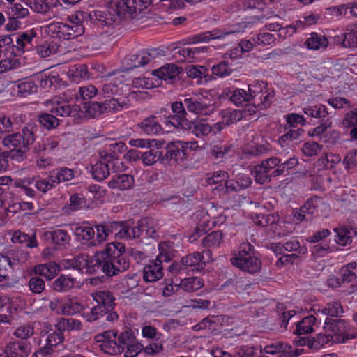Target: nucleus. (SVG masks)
Listing matches in <instances>:
<instances>
[{"label":"nucleus","instance_id":"obj_1","mask_svg":"<svg viewBox=\"0 0 357 357\" xmlns=\"http://www.w3.org/2000/svg\"><path fill=\"white\" fill-rule=\"evenodd\" d=\"M124 252L123 243H108L103 250L97 252L91 258L85 255L75 257L73 267L79 270L86 268L90 274L102 271L107 276H114L126 271L130 266L129 259Z\"/></svg>","mask_w":357,"mask_h":357},{"label":"nucleus","instance_id":"obj_2","mask_svg":"<svg viewBox=\"0 0 357 357\" xmlns=\"http://www.w3.org/2000/svg\"><path fill=\"white\" fill-rule=\"evenodd\" d=\"M95 340L103 352L110 355L124 351L125 357H135L143 349V345L137 342L131 330H126L119 335L116 330H108L96 335Z\"/></svg>","mask_w":357,"mask_h":357},{"label":"nucleus","instance_id":"obj_3","mask_svg":"<svg viewBox=\"0 0 357 357\" xmlns=\"http://www.w3.org/2000/svg\"><path fill=\"white\" fill-rule=\"evenodd\" d=\"M77 93H72L71 89H68L63 93V98L55 97L45 102L47 107H50V112L58 116L76 117L79 114V107L70 106L68 102L75 96L78 99Z\"/></svg>","mask_w":357,"mask_h":357},{"label":"nucleus","instance_id":"obj_4","mask_svg":"<svg viewBox=\"0 0 357 357\" xmlns=\"http://www.w3.org/2000/svg\"><path fill=\"white\" fill-rule=\"evenodd\" d=\"M45 31L53 38L63 40L75 38L84 33V26L70 25L68 22H52L46 26Z\"/></svg>","mask_w":357,"mask_h":357},{"label":"nucleus","instance_id":"obj_5","mask_svg":"<svg viewBox=\"0 0 357 357\" xmlns=\"http://www.w3.org/2000/svg\"><path fill=\"white\" fill-rule=\"evenodd\" d=\"M324 330L333 336V342H345L349 339L357 337V333H348V324L343 319L326 318Z\"/></svg>","mask_w":357,"mask_h":357},{"label":"nucleus","instance_id":"obj_6","mask_svg":"<svg viewBox=\"0 0 357 357\" xmlns=\"http://www.w3.org/2000/svg\"><path fill=\"white\" fill-rule=\"evenodd\" d=\"M261 163L273 178H277L295 168L298 165V160L296 157H291L283 161L279 157L273 156L263 160Z\"/></svg>","mask_w":357,"mask_h":357},{"label":"nucleus","instance_id":"obj_7","mask_svg":"<svg viewBox=\"0 0 357 357\" xmlns=\"http://www.w3.org/2000/svg\"><path fill=\"white\" fill-rule=\"evenodd\" d=\"M152 0H110V8L119 15H135L146 9Z\"/></svg>","mask_w":357,"mask_h":357},{"label":"nucleus","instance_id":"obj_8","mask_svg":"<svg viewBox=\"0 0 357 357\" xmlns=\"http://www.w3.org/2000/svg\"><path fill=\"white\" fill-rule=\"evenodd\" d=\"M183 101L187 110L197 115L209 116L215 110L213 100L205 96H185Z\"/></svg>","mask_w":357,"mask_h":357},{"label":"nucleus","instance_id":"obj_9","mask_svg":"<svg viewBox=\"0 0 357 357\" xmlns=\"http://www.w3.org/2000/svg\"><path fill=\"white\" fill-rule=\"evenodd\" d=\"M321 202V198L318 196L309 198L299 209L293 211V221L296 224H299L303 222L312 220L314 215Z\"/></svg>","mask_w":357,"mask_h":357},{"label":"nucleus","instance_id":"obj_10","mask_svg":"<svg viewBox=\"0 0 357 357\" xmlns=\"http://www.w3.org/2000/svg\"><path fill=\"white\" fill-rule=\"evenodd\" d=\"M105 310L100 306L95 305L89 312H84L82 317L88 322L97 321L100 326L106 325L107 322L112 323L118 320L119 316L116 312Z\"/></svg>","mask_w":357,"mask_h":357},{"label":"nucleus","instance_id":"obj_11","mask_svg":"<svg viewBox=\"0 0 357 357\" xmlns=\"http://www.w3.org/2000/svg\"><path fill=\"white\" fill-rule=\"evenodd\" d=\"M263 351L271 355L278 354V357H297L303 352V349H294L292 347L288 344L282 342H275L265 346L260 352L262 353Z\"/></svg>","mask_w":357,"mask_h":357},{"label":"nucleus","instance_id":"obj_12","mask_svg":"<svg viewBox=\"0 0 357 357\" xmlns=\"http://www.w3.org/2000/svg\"><path fill=\"white\" fill-rule=\"evenodd\" d=\"M212 252L207 250L203 253L198 252L189 254L183 257V263L188 271L203 270L206 262L211 260Z\"/></svg>","mask_w":357,"mask_h":357},{"label":"nucleus","instance_id":"obj_13","mask_svg":"<svg viewBox=\"0 0 357 357\" xmlns=\"http://www.w3.org/2000/svg\"><path fill=\"white\" fill-rule=\"evenodd\" d=\"M13 36H14L16 43L13 45V47H15L17 50L15 55H20L24 52L32 49L37 33L34 29H30L17 34H13Z\"/></svg>","mask_w":357,"mask_h":357},{"label":"nucleus","instance_id":"obj_14","mask_svg":"<svg viewBox=\"0 0 357 357\" xmlns=\"http://www.w3.org/2000/svg\"><path fill=\"white\" fill-rule=\"evenodd\" d=\"M109 10L107 12L101 10H94L89 13V20L96 23L98 26L104 27L105 26H112L118 21L124 15H119L116 11L110 8L109 3Z\"/></svg>","mask_w":357,"mask_h":357},{"label":"nucleus","instance_id":"obj_15","mask_svg":"<svg viewBox=\"0 0 357 357\" xmlns=\"http://www.w3.org/2000/svg\"><path fill=\"white\" fill-rule=\"evenodd\" d=\"M230 262L241 271L252 274L259 272L261 268V261L255 255L231 257Z\"/></svg>","mask_w":357,"mask_h":357},{"label":"nucleus","instance_id":"obj_16","mask_svg":"<svg viewBox=\"0 0 357 357\" xmlns=\"http://www.w3.org/2000/svg\"><path fill=\"white\" fill-rule=\"evenodd\" d=\"M119 229L117 234L120 238L127 239L139 238L143 234L142 220L139 221L136 225L130 221L121 222L114 224V227Z\"/></svg>","mask_w":357,"mask_h":357},{"label":"nucleus","instance_id":"obj_17","mask_svg":"<svg viewBox=\"0 0 357 357\" xmlns=\"http://www.w3.org/2000/svg\"><path fill=\"white\" fill-rule=\"evenodd\" d=\"M74 234L77 241L83 245L96 247L94 229L89 225H79L74 229Z\"/></svg>","mask_w":357,"mask_h":357},{"label":"nucleus","instance_id":"obj_18","mask_svg":"<svg viewBox=\"0 0 357 357\" xmlns=\"http://www.w3.org/2000/svg\"><path fill=\"white\" fill-rule=\"evenodd\" d=\"M162 263L157 259L153 260L144 268L143 278L149 282L157 281L162 278Z\"/></svg>","mask_w":357,"mask_h":357},{"label":"nucleus","instance_id":"obj_19","mask_svg":"<svg viewBox=\"0 0 357 357\" xmlns=\"http://www.w3.org/2000/svg\"><path fill=\"white\" fill-rule=\"evenodd\" d=\"M158 54L157 50H141L136 54L130 55L128 61L130 62L129 63L130 68H138L149 63Z\"/></svg>","mask_w":357,"mask_h":357},{"label":"nucleus","instance_id":"obj_20","mask_svg":"<svg viewBox=\"0 0 357 357\" xmlns=\"http://www.w3.org/2000/svg\"><path fill=\"white\" fill-rule=\"evenodd\" d=\"M98 306H100L109 312H114L115 298L113 294L107 290L96 291L91 294Z\"/></svg>","mask_w":357,"mask_h":357},{"label":"nucleus","instance_id":"obj_21","mask_svg":"<svg viewBox=\"0 0 357 357\" xmlns=\"http://www.w3.org/2000/svg\"><path fill=\"white\" fill-rule=\"evenodd\" d=\"M30 353V344L22 341L10 342L5 348L7 357H28Z\"/></svg>","mask_w":357,"mask_h":357},{"label":"nucleus","instance_id":"obj_22","mask_svg":"<svg viewBox=\"0 0 357 357\" xmlns=\"http://www.w3.org/2000/svg\"><path fill=\"white\" fill-rule=\"evenodd\" d=\"M273 93L270 91L267 86L250 103L253 106L252 109H248L250 113H255L257 110L264 109L269 107L272 103Z\"/></svg>","mask_w":357,"mask_h":357},{"label":"nucleus","instance_id":"obj_23","mask_svg":"<svg viewBox=\"0 0 357 357\" xmlns=\"http://www.w3.org/2000/svg\"><path fill=\"white\" fill-rule=\"evenodd\" d=\"M166 150L165 158L168 160L179 162L186 159L185 150L178 143H169L166 146Z\"/></svg>","mask_w":357,"mask_h":357},{"label":"nucleus","instance_id":"obj_24","mask_svg":"<svg viewBox=\"0 0 357 357\" xmlns=\"http://www.w3.org/2000/svg\"><path fill=\"white\" fill-rule=\"evenodd\" d=\"M153 74L161 79L172 83L180 74V68L175 64H166L154 70Z\"/></svg>","mask_w":357,"mask_h":357},{"label":"nucleus","instance_id":"obj_25","mask_svg":"<svg viewBox=\"0 0 357 357\" xmlns=\"http://www.w3.org/2000/svg\"><path fill=\"white\" fill-rule=\"evenodd\" d=\"M134 185V178L130 174H123L116 175L108 183L110 188H117L120 190L130 189Z\"/></svg>","mask_w":357,"mask_h":357},{"label":"nucleus","instance_id":"obj_26","mask_svg":"<svg viewBox=\"0 0 357 357\" xmlns=\"http://www.w3.org/2000/svg\"><path fill=\"white\" fill-rule=\"evenodd\" d=\"M142 131L147 135H158L162 131V126L156 116L151 115L144 119L138 124Z\"/></svg>","mask_w":357,"mask_h":357},{"label":"nucleus","instance_id":"obj_27","mask_svg":"<svg viewBox=\"0 0 357 357\" xmlns=\"http://www.w3.org/2000/svg\"><path fill=\"white\" fill-rule=\"evenodd\" d=\"M333 230L336 233L335 241L342 246H345L351 243L352 237L351 236V234L352 233L356 235L357 234V229H354L352 227H337Z\"/></svg>","mask_w":357,"mask_h":357},{"label":"nucleus","instance_id":"obj_28","mask_svg":"<svg viewBox=\"0 0 357 357\" xmlns=\"http://www.w3.org/2000/svg\"><path fill=\"white\" fill-rule=\"evenodd\" d=\"M82 326V324L79 320L63 317L59 318L55 325L56 331L62 333L65 331H79Z\"/></svg>","mask_w":357,"mask_h":357},{"label":"nucleus","instance_id":"obj_29","mask_svg":"<svg viewBox=\"0 0 357 357\" xmlns=\"http://www.w3.org/2000/svg\"><path fill=\"white\" fill-rule=\"evenodd\" d=\"M189 129L197 137H204L212 132L211 126L203 119L192 121L189 123Z\"/></svg>","mask_w":357,"mask_h":357},{"label":"nucleus","instance_id":"obj_30","mask_svg":"<svg viewBox=\"0 0 357 357\" xmlns=\"http://www.w3.org/2000/svg\"><path fill=\"white\" fill-rule=\"evenodd\" d=\"M36 274L45 277L47 280L53 279L59 272V267L54 262L39 264L35 266Z\"/></svg>","mask_w":357,"mask_h":357},{"label":"nucleus","instance_id":"obj_31","mask_svg":"<svg viewBox=\"0 0 357 357\" xmlns=\"http://www.w3.org/2000/svg\"><path fill=\"white\" fill-rule=\"evenodd\" d=\"M38 131V126L33 123H27L22 130V147H24L25 150L29 149V146L32 144L36 138L35 135Z\"/></svg>","mask_w":357,"mask_h":357},{"label":"nucleus","instance_id":"obj_32","mask_svg":"<svg viewBox=\"0 0 357 357\" xmlns=\"http://www.w3.org/2000/svg\"><path fill=\"white\" fill-rule=\"evenodd\" d=\"M83 307L81 303L73 299H68L61 305V310L57 311V314L73 316L80 312Z\"/></svg>","mask_w":357,"mask_h":357},{"label":"nucleus","instance_id":"obj_33","mask_svg":"<svg viewBox=\"0 0 357 357\" xmlns=\"http://www.w3.org/2000/svg\"><path fill=\"white\" fill-rule=\"evenodd\" d=\"M75 279L70 275H61L53 284L54 290L57 292H66L75 286Z\"/></svg>","mask_w":357,"mask_h":357},{"label":"nucleus","instance_id":"obj_34","mask_svg":"<svg viewBox=\"0 0 357 357\" xmlns=\"http://www.w3.org/2000/svg\"><path fill=\"white\" fill-rule=\"evenodd\" d=\"M336 44L341 45L343 47H357V31H351L334 37Z\"/></svg>","mask_w":357,"mask_h":357},{"label":"nucleus","instance_id":"obj_35","mask_svg":"<svg viewBox=\"0 0 357 357\" xmlns=\"http://www.w3.org/2000/svg\"><path fill=\"white\" fill-rule=\"evenodd\" d=\"M328 45V41L326 37L315 32L312 33L305 42V45L307 48L314 50L326 48Z\"/></svg>","mask_w":357,"mask_h":357},{"label":"nucleus","instance_id":"obj_36","mask_svg":"<svg viewBox=\"0 0 357 357\" xmlns=\"http://www.w3.org/2000/svg\"><path fill=\"white\" fill-rule=\"evenodd\" d=\"M45 235L50 237L52 243L60 247H64L68 245L71 239L70 236L66 230L60 229L45 232Z\"/></svg>","mask_w":357,"mask_h":357},{"label":"nucleus","instance_id":"obj_37","mask_svg":"<svg viewBox=\"0 0 357 357\" xmlns=\"http://www.w3.org/2000/svg\"><path fill=\"white\" fill-rule=\"evenodd\" d=\"M116 222H113L109 225H96V241L93 244L95 245H100L102 242L105 241L108 237V236L114 231H119V229H116V227H114V224Z\"/></svg>","mask_w":357,"mask_h":357},{"label":"nucleus","instance_id":"obj_38","mask_svg":"<svg viewBox=\"0 0 357 357\" xmlns=\"http://www.w3.org/2000/svg\"><path fill=\"white\" fill-rule=\"evenodd\" d=\"M13 243H26V247L29 248H34L38 246L35 235L29 236L28 234L20 231V230L15 231L11 238Z\"/></svg>","mask_w":357,"mask_h":357},{"label":"nucleus","instance_id":"obj_39","mask_svg":"<svg viewBox=\"0 0 357 357\" xmlns=\"http://www.w3.org/2000/svg\"><path fill=\"white\" fill-rule=\"evenodd\" d=\"M110 166L109 163L103 162L102 160L97 162L91 168V173L93 178L98 181L106 178L109 174Z\"/></svg>","mask_w":357,"mask_h":357},{"label":"nucleus","instance_id":"obj_40","mask_svg":"<svg viewBox=\"0 0 357 357\" xmlns=\"http://www.w3.org/2000/svg\"><path fill=\"white\" fill-rule=\"evenodd\" d=\"M158 250L160 253L155 259L160 261L162 263L163 261L167 262L174 257L175 250L172 243L161 242L158 245Z\"/></svg>","mask_w":357,"mask_h":357},{"label":"nucleus","instance_id":"obj_41","mask_svg":"<svg viewBox=\"0 0 357 357\" xmlns=\"http://www.w3.org/2000/svg\"><path fill=\"white\" fill-rule=\"evenodd\" d=\"M303 112L311 118H316L325 121L328 119L329 114L326 106L324 105H317L314 106L305 107L303 109Z\"/></svg>","mask_w":357,"mask_h":357},{"label":"nucleus","instance_id":"obj_42","mask_svg":"<svg viewBox=\"0 0 357 357\" xmlns=\"http://www.w3.org/2000/svg\"><path fill=\"white\" fill-rule=\"evenodd\" d=\"M316 317L313 315L307 316L303 318L296 324V329L294 332L298 335L307 334L313 331V326L316 322Z\"/></svg>","mask_w":357,"mask_h":357},{"label":"nucleus","instance_id":"obj_43","mask_svg":"<svg viewBox=\"0 0 357 357\" xmlns=\"http://www.w3.org/2000/svg\"><path fill=\"white\" fill-rule=\"evenodd\" d=\"M204 286L203 280L197 277L185 278L181 281L179 288L186 292H193Z\"/></svg>","mask_w":357,"mask_h":357},{"label":"nucleus","instance_id":"obj_44","mask_svg":"<svg viewBox=\"0 0 357 357\" xmlns=\"http://www.w3.org/2000/svg\"><path fill=\"white\" fill-rule=\"evenodd\" d=\"M56 185L61 182H67L74 177V171L68 167H59L51 172Z\"/></svg>","mask_w":357,"mask_h":357},{"label":"nucleus","instance_id":"obj_45","mask_svg":"<svg viewBox=\"0 0 357 357\" xmlns=\"http://www.w3.org/2000/svg\"><path fill=\"white\" fill-rule=\"evenodd\" d=\"M223 241V235L220 231H214L205 236L202 241V245L206 248H218Z\"/></svg>","mask_w":357,"mask_h":357},{"label":"nucleus","instance_id":"obj_46","mask_svg":"<svg viewBox=\"0 0 357 357\" xmlns=\"http://www.w3.org/2000/svg\"><path fill=\"white\" fill-rule=\"evenodd\" d=\"M238 32H239V31L237 29H231L226 32H221L219 35H218L215 31L205 32L204 33L195 36L192 38L193 40L192 43L207 42L211 39H220L224 38L225 36Z\"/></svg>","mask_w":357,"mask_h":357},{"label":"nucleus","instance_id":"obj_47","mask_svg":"<svg viewBox=\"0 0 357 357\" xmlns=\"http://www.w3.org/2000/svg\"><path fill=\"white\" fill-rule=\"evenodd\" d=\"M3 146L10 151L22 148L21 133L7 135L2 140Z\"/></svg>","mask_w":357,"mask_h":357},{"label":"nucleus","instance_id":"obj_48","mask_svg":"<svg viewBox=\"0 0 357 357\" xmlns=\"http://www.w3.org/2000/svg\"><path fill=\"white\" fill-rule=\"evenodd\" d=\"M252 174L255 178V181L259 184H265L271 181L273 178L261 163L255 166Z\"/></svg>","mask_w":357,"mask_h":357},{"label":"nucleus","instance_id":"obj_49","mask_svg":"<svg viewBox=\"0 0 357 357\" xmlns=\"http://www.w3.org/2000/svg\"><path fill=\"white\" fill-rule=\"evenodd\" d=\"M356 267V262H351L340 269V278L342 283L352 282L356 280L357 275L354 271Z\"/></svg>","mask_w":357,"mask_h":357},{"label":"nucleus","instance_id":"obj_50","mask_svg":"<svg viewBox=\"0 0 357 357\" xmlns=\"http://www.w3.org/2000/svg\"><path fill=\"white\" fill-rule=\"evenodd\" d=\"M83 112L86 118H95L104 113L102 104L98 102H88L83 106Z\"/></svg>","mask_w":357,"mask_h":357},{"label":"nucleus","instance_id":"obj_51","mask_svg":"<svg viewBox=\"0 0 357 357\" xmlns=\"http://www.w3.org/2000/svg\"><path fill=\"white\" fill-rule=\"evenodd\" d=\"M304 133V130L298 128L296 130H290L284 135L279 137L278 142L282 147L289 146L290 142L299 139L300 137Z\"/></svg>","mask_w":357,"mask_h":357},{"label":"nucleus","instance_id":"obj_52","mask_svg":"<svg viewBox=\"0 0 357 357\" xmlns=\"http://www.w3.org/2000/svg\"><path fill=\"white\" fill-rule=\"evenodd\" d=\"M29 10L26 7L23 6L20 3H12L7 9L6 14L8 17H14L22 19L26 17Z\"/></svg>","mask_w":357,"mask_h":357},{"label":"nucleus","instance_id":"obj_53","mask_svg":"<svg viewBox=\"0 0 357 357\" xmlns=\"http://www.w3.org/2000/svg\"><path fill=\"white\" fill-rule=\"evenodd\" d=\"M234 152V146L232 144H225L215 145L211 149V154L218 160H222L230 155Z\"/></svg>","mask_w":357,"mask_h":357},{"label":"nucleus","instance_id":"obj_54","mask_svg":"<svg viewBox=\"0 0 357 357\" xmlns=\"http://www.w3.org/2000/svg\"><path fill=\"white\" fill-rule=\"evenodd\" d=\"M34 334V325L28 322L17 326L13 332V335L21 340H26Z\"/></svg>","mask_w":357,"mask_h":357},{"label":"nucleus","instance_id":"obj_55","mask_svg":"<svg viewBox=\"0 0 357 357\" xmlns=\"http://www.w3.org/2000/svg\"><path fill=\"white\" fill-rule=\"evenodd\" d=\"M38 120L43 127L48 130L55 128L59 124V120L56 117L55 114L51 112L50 114L42 113L38 114Z\"/></svg>","mask_w":357,"mask_h":357},{"label":"nucleus","instance_id":"obj_56","mask_svg":"<svg viewBox=\"0 0 357 357\" xmlns=\"http://www.w3.org/2000/svg\"><path fill=\"white\" fill-rule=\"evenodd\" d=\"M56 185L51 172L47 177L38 178L35 183V187L43 193H46L47 191L56 188Z\"/></svg>","mask_w":357,"mask_h":357},{"label":"nucleus","instance_id":"obj_57","mask_svg":"<svg viewBox=\"0 0 357 357\" xmlns=\"http://www.w3.org/2000/svg\"><path fill=\"white\" fill-rule=\"evenodd\" d=\"M162 158V152L157 149H150L142 153L141 160L145 165L150 166L155 164Z\"/></svg>","mask_w":357,"mask_h":357},{"label":"nucleus","instance_id":"obj_58","mask_svg":"<svg viewBox=\"0 0 357 357\" xmlns=\"http://www.w3.org/2000/svg\"><path fill=\"white\" fill-rule=\"evenodd\" d=\"M59 46L55 43L45 42L36 47L38 54L42 58H46L57 53Z\"/></svg>","mask_w":357,"mask_h":357},{"label":"nucleus","instance_id":"obj_59","mask_svg":"<svg viewBox=\"0 0 357 357\" xmlns=\"http://www.w3.org/2000/svg\"><path fill=\"white\" fill-rule=\"evenodd\" d=\"M343 312V308L340 303L337 301H333L328 303L325 307L322 310H319L317 315L319 314L328 315L331 317H338L341 313Z\"/></svg>","mask_w":357,"mask_h":357},{"label":"nucleus","instance_id":"obj_60","mask_svg":"<svg viewBox=\"0 0 357 357\" xmlns=\"http://www.w3.org/2000/svg\"><path fill=\"white\" fill-rule=\"evenodd\" d=\"M68 75L72 77L74 82H79L80 79L89 77L87 67L83 64L75 65L71 67L68 72Z\"/></svg>","mask_w":357,"mask_h":357},{"label":"nucleus","instance_id":"obj_61","mask_svg":"<svg viewBox=\"0 0 357 357\" xmlns=\"http://www.w3.org/2000/svg\"><path fill=\"white\" fill-rule=\"evenodd\" d=\"M37 88V85L33 81L26 79L18 84L17 93L20 96L26 97L36 92Z\"/></svg>","mask_w":357,"mask_h":357},{"label":"nucleus","instance_id":"obj_62","mask_svg":"<svg viewBox=\"0 0 357 357\" xmlns=\"http://www.w3.org/2000/svg\"><path fill=\"white\" fill-rule=\"evenodd\" d=\"M143 232L145 231L146 236L155 238L158 236V230L159 229L158 224L151 218H146L142 219Z\"/></svg>","mask_w":357,"mask_h":357},{"label":"nucleus","instance_id":"obj_63","mask_svg":"<svg viewBox=\"0 0 357 357\" xmlns=\"http://www.w3.org/2000/svg\"><path fill=\"white\" fill-rule=\"evenodd\" d=\"M8 256L12 261L13 266L25 263L30 257L29 253L23 250H11L8 252Z\"/></svg>","mask_w":357,"mask_h":357},{"label":"nucleus","instance_id":"obj_64","mask_svg":"<svg viewBox=\"0 0 357 357\" xmlns=\"http://www.w3.org/2000/svg\"><path fill=\"white\" fill-rule=\"evenodd\" d=\"M284 251L296 252L298 254L303 255L307 253V249L305 245L301 246L300 242L296 238H291L283 243Z\"/></svg>","mask_w":357,"mask_h":357}]
</instances>
